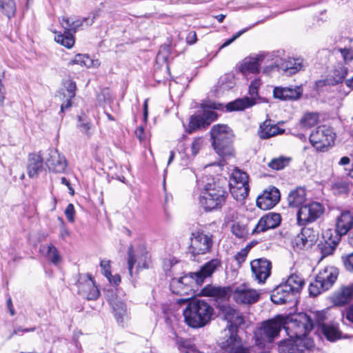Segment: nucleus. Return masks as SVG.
I'll return each mask as SVG.
<instances>
[{
    "label": "nucleus",
    "mask_w": 353,
    "mask_h": 353,
    "mask_svg": "<svg viewBox=\"0 0 353 353\" xmlns=\"http://www.w3.org/2000/svg\"><path fill=\"white\" fill-rule=\"evenodd\" d=\"M217 307L220 314L228 321L219 340L223 353H249V349L243 345L241 339L238 336V327L244 324L241 312L228 303H220Z\"/></svg>",
    "instance_id": "obj_1"
},
{
    "label": "nucleus",
    "mask_w": 353,
    "mask_h": 353,
    "mask_svg": "<svg viewBox=\"0 0 353 353\" xmlns=\"http://www.w3.org/2000/svg\"><path fill=\"white\" fill-rule=\"evenodd\" d=\"M203 296L224 300L231 296L239 305H250L259 301L261 292L248 285L243 283L233 289L229 287L205 286L201 291Z\"/></svg>",
    "instance_id": "obj_2"
},
{
    "label": "nucleus",
    "mask_w": 353,
    "mask_h": 353,
    "mask_svg": "<svg viewBox=\"0 0 353 353\" xmlns=\"http://www.w3.org/2000/svg\"><path fill=\"white\" fill-rule=\"evenodd\" d=\"M225 183V181L212 180L204 185L200 192L199 202L205 211L221 209L225 204L228 195Z\"/></svg>",
    "instance_id": "obj_3"
},
{
    "label": "nucleus",
    "mask_w": 353,
    "mask_h": 353,
    "mask_svg": "<svg viewBox=\"0 0 353 353\" xmlns=\"http://www.w3.org/2000/svg\"><path fill=\"white\" fill-rule=\"evenodd\" d=\"M212 314L213 308L207 302L198 299L190 301L183 311L185 322L193 328L205 326Z\"/></svg>",
    "instance_id": "obj_4"
},
{
    "label": "nucleus",
    "mask_w": 353,
    "mask_h": 353,
    "mask_svg": "<svg viewBox=\"0 0 353 353\" xmlns=\"http://www.w3.org/2000/svg\"><path fill=\"white\" fill-rule=\"evenodd\" d=\"M210 134L214 149L220 157L228 158L233 155V132L228 125H214L211 129Z\"/></svg>",
    "instance_id": "obj_5"
},
{
    "label": "nucleus",
    "mask_w": 353,
    "mask_h": 353,
    "mask_svg": "<svg viewBox=\"0 0 353 353\" xmlns=\"http://www.w3.org/2000/svg\"><path fill=\"white\" fill-rule=\"evenodd\" d=\"M284 325L285 319L280 316L263 322L254 332L256 345L263 347L267 343H272L279 336Z\"/></svg>",
    "instance_id": "obj_6"
},
{
    "label": "nucleus",
    "mask_w": 353,
    "mask_h": 353,
    "mask_svg": "<svg viewBox=\"0 0 353 353\" xmlns=\"http://www.w3.org/2000/svg\"><path fill=\"white\" fill-rule=\"evenodd\" d=\"M310 319L306 314L298 315L294 319L289 322L285 320L284 328L290 338L304 339L312 330V325L310 323Z\"/></svg>",
    "instance_id": "obj_7"
},
{
    "label": "nucleus",
    "mask_w": 353,
    "mask_h": 353,
    "mask_svg": "<svg viewBox=\"0 0 353 353\" xmlns=\"http://www.w3.org/2000/svg\"><path fill=\"white\" fill-rule=\"evenodd\" d=\"M314 347V341L310 338L290 337L279 344L278 351L279 353H310Z\"/></svg>",
    "instance_id": "obj_8"
},
{
    "label": "nucleus",
    "mask_w": 353,
    "mask_h": 353,
    "mask_svg": "<svg viewBox=\"0 0 353 353\" xmlns=\"http://www.w3.org/2000/svg\"><path fill=\"white\" fill-rule=\"evenodd\" d=\"M213 245V235L203 231L192 233L190 252L193 255L205 254L211 251Z\"/></svg>",
    "instance_id": "obj_9"
},
{
    "label": "nucleus",
    "mask_w": 353,
    "mask_h": 353,
    "mask_svg": "<svg viewBox=\"0 0 353 353\" xmlns=\"http://www.w3.org/2000/svg\"><path fill=\"white\" fill-rule=\"evenodd\" d=\"M324 212L323 205L319 202H311L300 207L297 212V223L305 225L319 219Z\"/></svg>",
    "instance_id": "obj_10"
},
{
    "label": "nucleus",
    "mask_w": 353,
    "mask_h": 353,
    "mask_svg": "<svg viewBox=\"0 0 353 353\" xmlns=\"http://www.w3.org/2000/svg\"><path fill=\"white\" fill-rule=\"evenodd\" d=\"M334 137L331 129L325 125L319 126L310 137L312 145L319 151H325L334 143Z\"/></svg>",
    "instance_id": "obj_11"
},
{
    "label": "nucleus",
    "mask_w": 353,
    "mask_h": 353,
    "mask_svg": "<svg viewBox=\"0 0 353 353\" xmlns=\"http://www.w3.org/2000/svg\"><path fill=\"white\" fill-rule=\"evenodd\" d=\"M128 268L130 276H132V269L135 263L138 268H148L150 263L148 253L143 245H139L136 250L130 245L128 251Z\"/></svg>",
    "instance_id": "obj_12"
},
{
    "label": "nucleus",
    "mask_w": 353,
    "mask_h": 353,
    "mask_svg": "<svg viewBox=\"0 0 353 353\" xmlns=\"http://www.w3.org/2000/svg\"><path fill=\"white\" fill-rule=\"evenodd\" d=\"M251 271L259 283H263L270 276L272 264L266 259H257L250 262Z\"/></svg>",
    "instance_id": "obj_13"
},
{
    "label": "nucleus",
    "mask_w": 353,
    "mask_h": 353,
    "mask_svg": "<svg viewBox=\"0 0 353 353\" xmlns=\"http://www.w3.org/2000/svg\"><path fill=\"white\" fill-rule=\"evenodd\" d=\"M216 117L217 114L214 112L206 110L202 114L192 116L188 125V133H192L199 128H207Z\"/></svg>",
    "instance_id": "obj_14"
},
{
    "label": "nucleus",
    "mask_w": 353,
    "mask_h": 353,
    "mask_svg": "<svg viewBox=\"0 0 353 353\" xmlns=\"http://www.w3.org/2000/svg\"><path fill=\"white\" fill-rule=\"evenodd\" d=\"M46 164L50 170L56 173L64 172L68 165L65 157L57 150L54 149L49 150Z\"/></svg>",
    "instance_id": "obj_15"
},
{
    "label": "nucleus",
    "mask_w": 353,
    "mask_h": 353,
    "mask_svg": "<svg viewBox=\"0 0 353 353\" xmlns=\"http://www.w3.org/2000/svg\"><path fill=\"white\" fill-rule=\"evenodd\" d=\"M221 266L220 259L217 258L211 259L205 263L198 272L192 273V278L195 279L198 285H201L206 278L211 276Z\"/></svg>",
    "instance_id": "obj_16"
},
{
    "label": "nucleus",
    "mask_w": 353,
    "mask_h": 353,
    "mask_svg": "<svg viewBox=\"0 0 353 353\" xmlns=\"http://www.w3.org/2000/svg\"><path fill=\"white\" fill-rule=\"evenodd\" d=\"M76 83L71 79H66L63 82V88L60 91V97L63 100L61 111L64 112L72 106L71 100L76 94Z\"/></svg>",
    "instance_id": "obj_17"
},
{
    "label": "nucleus",
    "mask_w": 353,
    "mask_h": 353,
    "mask_svg": "<svg viewBox=\"0 0 353 353\" xmlns=\"http://www.w3.org/2000/svg\"><path fill=\"white\" fill-rule=\"evenodd\" d=\"M281 219L279 214L269 212L263 216L252 230V234L265 232L278 227Z\"/></svg>",
    "instance_id": "obj_18"
},
{
    "label": "nucleus",
    "mask_w": 353,
    "mask_h": 353,
    "mask_svg": "<svg viewBox=\"0 0 353 353\" xmlns=\"http://www.w3.org/2000/svg\"><path fill=\"white\" fill-rule=\"evenodd\" d=\"M267 56V53L261 52L255 57L245 58L239 64V70L245 75L258 72L260 63Z\"/></svg>",
    "instance_id": "obj_19"
},
{
    "label": "nucleus",
    "mask_w": 353,
    "mask_h": 353,
    "mask_svg": "<svg viewBox=\"0 0 353 353\" xmlns=\"http://www.w3.org/2000/svg\"><path fill=\"white\" fill-rule=\"evenodd\" d=\"M303 92V90L301 86L276 87L273 90V95L274 98L282 101H295L301 97Z\"/></svg>",
    "instance_id": "obj_20"
},
{
    "label": "nucleus",
    "mask_w": 353,
    "mask_h": 353,
    "mask_svg": "<svg viewBox=\"0 0 353 353\" xmlns=\"http://www.w3.org/2000/svg\"><path fill=\"white\" fill-rule=\"evenodd\" d=\"M280 199V192L278 189L273 188L270 191H265L256 199L257 206L263 210H267L273 208Z\"/></svg>",
    "instance_id": "obj_21"
},
{
    "label": "nucleus",
    "mask_w": 353,
    "mask_h": 353,
    "mask_svg": "<svg viewBox=\"0 0 353 353\" xmlns=\"http://www.w3.org/2000/svg\"><path fill=\"white\" fill-rule=\"evenodd\" d=\"M353 228V213L344 210L336 219L335 230L338 235H346Z\"/></svg>",
    "instance_id": "obj_22"
},
{
    "label": "nucleus",
    "mask_w": 353,
    "mask_h": 353,
    "mask_svg": "<svg viewBox=\"0 0 353 353\" xmlns=\"http://www.w3.org/2000/svg\"><path fill=\"white\" fill-rule=\"evenodd\" d=\"M347 68L343 65L339 66L326 79L316 81V88H320L325 85H335L342 83L347 74Z\"/></svg>",
    "instance_id": "obj_23"
},
{
    "label": "nucleus",
    "mask_w": 353,
    "mask_h": 353,
    "mask_svg": "<svg viewBox=\"0 0 353 353\" xmlns=\"http://www.w3.org/2000/svg\"><path fill=\"white\" fill-rule=\"evenodd\" d=\"M295 294L284 283L276 286L271 294V300L276 304H283L291 301Z\"/></svg>",
    "instance_id": "obj_24"
},
{
    "label": "nucleus",
    "mask_w": 353,
    "mask_h": 353,
    "mask_svg": "<svg viewBox=\"0 0 353 353\" xmlns=\"http://www.w3.org/2000/svg\"><path fill=\"white\" fill-rule=\"evenodd\" d=\"M316 240V234L311 228H303L301 232L298 234L294 241V246L297 249L302 250L310 247Z\"/></svg>",
    "instance_id": "obj_25"
},
{
    "label": "nucleus",
    "mask_w": 353,
    "mask_h": 353,
    "mask_svg": "<svg viewBox=\"0 0 353 353\" xmlns=\"http://www.w3.org/2000/svg\"><path fill=\"white\" fill-rule=\"evenodd\" d=\"M339 274L338 270L332 266L326 267L316 275L326 290H329L336 282Z\"/></svg>",
    "instance_id": "obj_26"
},
{
    "label": "nucleus",
    "mask_w": 353,
    "mask_h": 353,
    "mask_svg": "<svg viewBox=\"0 0 353 353\" xmlns=\"http://www.w3.org/2000/svg\"><path fill=\"white\" fill-rule=\"evenodd\" d=\"M284 132V129L279 128L277 125L272 123L270 120H266L260 125L258 135L262 139H267L277 134H281Z\"/></svg>",
    "instance_id": "obj_27"
},
{
    "label": "nucleus",
    "mask_w": 353,
    "mask_h": 353,
    "mask_svg": "<svg viewBox=\"0 0 353 353\" xmlns=\"http://www.w3.org/2000/svg\"><path fill=\"white\" fill-rule=\"evenodd\" d=\"M43 160L40 154L33 153L28 157L27 172L29 177L37 176L42 170Z\"/></svg>",
    "instance_id": "obj_28"
},
{
    "label": "nucleus",
    "mask_w": 353,
    "mask_h": 353,
    "mask_svg": "<svg viewBox=\"0 0 353 353\" xmlns=\"http://www.w3.org/2000/svg\"><path fill=\"white\" fill-rule=\"evenodd\" d=\"M188 280L187 276L172 279L170 284V290L176 294L188 295L192 291L191 286L188 283Z\"/></svg>",
    "instance_id": "obj_29"
},
{
    "label": "nucleus",
    "mask_w": 353,
    "mask_h": 353,
    "mask_svg": "<svg viewBox=\"0 0 353 353\" xmlns=\"http://www.w3.org/2000/svg\"><path fill=\"white\" fill-rule=\"evenodd\" d=\"M230 192L236 201H243L250 190L248 182H230Z\"/></svg>",
    "instance_id": "obj_30"
},
{
    "label": "nucleus",
    "mask_w": 353,
    "mask_h": 353,
    "mask_svg": "<svg viewBox=\"0 0 353 353\" xmlns=\"http://www.w3.org/2000/svg\"><path fill=\"white\" fill-rule=\"evenodd\" d=\"M353 299V284L341 288L333 296V303L337 306H342Z\"/></svg>",
    "instance_id": "obj_31"
},
{
    "label": "nucleus",
    "mask_w": 353,
    "mask_h": 353,
    "mask_svg": "<svg viewBox=\"0 0 353 353\" xmlns=\"http://www.w3.org/2000/svg\"><path fill=\"white\" fill-rule=\"evenodd\" d=\"M114 316L119 323H123L128 319V313L125 304L117 298L110 300Z\"/></svg>",
    "instance_id": "obj_32"
},
{
    "label": "nucleus",
    "mask_w": 353,
    "mask_h": 353,
    "mask_svg": "<svg viewBox=\"0 0 353 353\" xmlns=\"http://www.w3.org/2000/svg\"><path fill=\"white\" fill-rule=\"evenodd\" d=\"M86 19H83L76 17H62L59 19V23L62 28L67 32H75L79 27L85 21Z\"/></svg>",
    "instance_id": "obj_33"
},
{
    "label": "nucleus",
    "mask_w": 353,
    "mask_h": 353,
    "mask_svg": "<svg viewBox=\"0 0 353 353\" xmlns=\"http://www.w3.org/2000/svg\"><path fill=\"white\" fill-rule=\"evenodd\" d=\"M256 103L253 99H250L249 97H244L242 99H237L234 101L228 103L225 108L228 111H241L243 110L245 108H248L252 107Z\"/></svg>",
    "instance_id": "obj_34"
},
{
    "label": "nucleus",
    "mask_w": 353,
    "mask_h": 353,
    "mask_svg": "<svg viewBox=\"0 0 353 353\" xmlns=\"http://www.w3.org/2000/svg\"><path fill=\"white\" fill-rule=\"evenodd\" d=\"M321 330L325 338L330 341H335L342 338V333L339 330L337 324H323Z\"/></svg>",
    "instance_id": "obj_35"
},
{
    "label": "nucleus",
    "mask_w": 353,
    "mask_h": 353,
    "mask_svg": "<svg viewBox=\"0 0 353 353\" xmlns=\"http://www.w3.org/2000/svg\"><path fill=\"white\" fill-rule=\"evenodd\" d=\"M305 190L303 188H298L291 191L288 197V203L292 207H299L305 202Z\"/></svg>",
    "instance_id": "obj_36"
},
{
    "label": "nucleus",
    "mask_w": 353,
    "mask_h": 353,
    "mask_svg": "<svg viewBox=\"0 0 353 353\" xmlns=\"http://www.w3.org/2000/svg\"><path fill=\"white\" fill-rule=\"evenodd\" d=\"M40 252L54 265H57L61 260L58 250L52 244L41 245Z\"/></svg>",
    "instance_id": "obj_37"
},
{
    "label": "nucleus",
    "mask_w": 353,
    "mask_h": 353,
    "mask_svg": "<svg viewBox=\"0 0 353 353\" xmlns=\"http://www.w3.org/2000/svg\"><path fill=\"white\" fill-rule=\"evenodd\" d=\"M52 32L55 34L54 39L57 43H59L68 49L73 47L75 41L72 33L65 30L63 34L61 32H57L56 30H52Z\"/></svg>",
    "instance_id": "obj_38"
},
{
    "label": "nucleus",
    "mask_w": 353,
    "mask_h": 353,
    "mask_svg": "<svg viewBox=\"0 0 353 353\" xmlns=\"http://www.w3.org/2000/svg\"><path fill=\"white\" fill-rule=\"evenodd\" d=\"M338 242L339 239L335 240L331 239L325 240L324 241H321L318 244V250L321 254V259L332 254L336 249Z\"/></svg>",
    "instance_id": "obj_39"
},
{
    "label": "nucleus",
    "mask_w": 353,
    "mask_h": 353,
    "mask_svg": "<svg viewBox=\"0 0 353 353\" xmlns=\"http://www.w3.org/2000/svg\"><path fill=\"white\" fill-rule=\"evenodd\" d=\"M284 283L288 285L296 295L301 290L305 284V280L299 274H292Z\"/></svg>",
    "instance_id": "obj_40"
},
{
    "label": "nucleus",
    "mask_w": 353,
    "mask_h": 353,
    "mask_svg": "<svg viewBox=\"0 0 353 353\" xmlns=\"http://www.w3.org/2000/svg\"><path fill=\"white\" fill-rule=\"evenodd\" d=\"M0 10L8 17H12L16 12V6L13 0H0Z\"/></svg>",
    "instance_id": "obj_41"
},
{
    "label": "nucleus",
    "mask_w": 353,
    "mask_h": 353,
    "mask_svg": "<svg viewBox=\"0 0 353 353\" xmlns=\"http://www.w3.org/2000/svg\"><path fill=\"white\" fill-rule=\"evenodd\" d=\"M307 316L310 319V323L312 325V328L316 325L321 330V325L325 324L324 321L326 319V313L324 311L311 312Z\"/></svg>",
    "instance_id": "obj_42"
},
{
    "label": "nucleus",
    "mask_w": 353,
    "mask_h": 353,
    "mask_svg": "<svg viewBox=\"0 0 353 353\" xmlns=\"http://www.w3.org/2000/svg\"><path fill=\"white\" fill-rule=\"evenodd\" d=\"M302 68V61L297 59L288 61L283 70L290 74H293L301 70Z\"/></svg>",
    "instance_id": "obj_43"
},
{
    "label": "nucleus",
    "mask_w": 353,
    "mask_h": 353,
    "mask_svg": "<svg viewBox=\"0 0 353 353\" xmlns=\"http://www.w3.org/2000/svg\"><path fill=\"white\" fill-rule=\"evenodd\" d=\"M290 159L279 157L278 158L273 159L269 163L268 165L273 170H279L284 168L288 165Z\"/></svg>",
    "instance_id": "obj_44"
},
{
    "label": "nucleus",
    "mask_w": 353,
    "mask_h": 353,
    "mask_svg": "<svg viewBox=\"0 0 353 353\" xmlns=\"http://www.w3.org/2000/svg\"><path fill=\"white\" fill-rule=\"evenodd\" d=\"M318 114L316 113H307L301 119L300 123L304 128H310L317 123Z\"/></svg>",
    "instance_id": "obj_45"
},
{
    "label": "nucleus",
    "mask_w": 353,
    "mask_h": 353,
    "mask_svg": "<svg viewBox=\"0 0 353 353\" xmlns=\"http://www.w3.org/2000/svg\"><path fill=\"white\" fill-rule=\"evenodd\" d=\"M321 284V283L320 281L316 277L315 281L311 283L308 288V291L310 296H316L321 292L326 290L323 285Z\"/></svg>",
    "instance_id": "obj_46"
},
{
    "label": "nucleus",
    "mask_w": 353,
    "mask_h": 353,
    "mask_svg": "<svg viewBox=\"0 0 353 353\" xmlns=\"http://www.w3.org/2000/svg\"><path fill=\"white\" fill-rule=\"evenodd\" d=\"M248 182V175L240 169L235 168L231 176L230 182Z\"/></svg>",
    "instance_id": "obj_47"
},
{
    "label": "nucleus",
    "mask_w": 353,
    "mask_h": 353,
    "mask_svg": "<svg viewBox=\"0 0 353 353\" xmlns=\"http://www.w3.org/2000/svg\"><path fill=\"white\" fill-rule=\"evenodd\" d=\"M233 77L231 75H227L223 77L220 82V88L223 90H228L233 88Z\"/></svg>",
    "instance_id": "obj_48"
},
{
    "label": "nucleus",
    "mask_w": 353,
    "mask_h": 353,
    "mask_svg": "<svg viewBox=\"0 0 353 353\" xmlns=\"http://www.w3.org/2000/svg\"><path fill=\"white\" fill-rule=\"evenodd\" d=\"M203 144L204 141L201 137H196L193 140L191 145V151L194 157L199 153V150L203 148Z\"/></svg>",
    "instance_id": "obj_49"
},
{
    "label": "nucleus",
    "mask_w": 353,
    "mask_h": 353,
    "mask_svg": "<svg viewBox=\"0 0 353 353\" xmlns=\"http://www.w3.org/2000/svg\"><path fill=\"white\" fill-rule=\"evenodd\" d=\"M260 85V80L255 79L251 83L249 88V94L250 95V97L249 98L253 99L255 102L256 99L258 97V88H259Z\"/></svg>",
    "instance_id": "obj_50"
},
{
    "label": "nucleus",
    "mask_w": 353,
    "mask_h": 353,
    "mask_svg": "<svg viewBox=\"0 0 353 353\" xmlns=\"http://www.w3.org/2000/svg\"><path fill=\"white\" fill-rule=\"evenodd\" d=\"M231 231L238 238H243L247 234L245 227L240 225L239 223L233 224L231 228Z\"/></svg>",
    "instance_id": "obj_51"
},
{
    "label": "nucleus",
    "mask_w": 353,
    "mask_h": 353,
    "mask_svg": "<svg viewBox=\"0 0 353 353\" xmlns=\"http://www.w3.org/2000/svg\"><path fill=\"white\" fill-rule=\"evenodd\" d=\"M250 251V247L246 246L245 248L241 249L234 256L235 260L237 261L239 265H241L243 262H245L246 257Z\"/></svg>",
    "instance_id": "obj_52"
},
{
    "label": "nucleus",
    "mask_w": 353,
    "mask_h": 353,
    "mask_svg": "<svg viewBox=\"0 0 353 353\" xmlns=\"http://www.w3.org/2000/svg\"><path fill=\"white\" fill-rule=\"evenodd\" d=\"M88 123L85 115H84L83 117H82V116L78 117L77 127L82 133L88 134Z\"/></svg>",
    "instance_id": "obj_53"
},
{
    "label": "nucleus",
    "mask_w": 353,
    "mask_h": 353,
    "mask_svg": "<svg viewBox=\"0 0 353 353\" xmlns=\"http://www.w3.org/2000/svg\"><path fill=\"white\" fill-rule=\"evenodd\" d=\"M86 59H88V56L86 54H78L70 62V64H72V65L77 64L81 66H85L86 65V61H85Z\"/></svg>",
    "instance_id": "obj_54"
},
{
    "label": "nucleus",
    "mask_w": 353,
    "mask_h": 353,
    "mask_svg": "<svg viewBox=\"0 0 353 353\" xmlns=\"http://www.w3.org/2000/svg\"><path fill=\"white\" fill-rule=\"evenodd\" d=\"M343 264L349 271H353V252L342 256Z\"/></svg>",
    "instance_id": "obj_55"
},
{
    "label": "nucleus",
    "mask_w": 353,
    "mask_h": 353,
    "mask_svg": "<svg viewBox=\"0 0 353 353\" xmlns=\"http://www.w3.org/2000/svg\"><path fill=\"white\" fill-rule=\"evenodd\" d=\"M341 54L343 57L344 61L347 63L350 61L353 60V50L352 49H347V48H341L340 50Z\"/></svg>",
    "instance_id": "obj_56"
},
{
    "label": "nucleus",
    "mask_w": 353,
    "mask_h": 353,
    "mask_svg": "<svg viewBox=\"0 0 353 353\" xmlns=\"http://www.w3.org/2000/svg\"><path fill=\"white\" fill-rule=\"evenodd\" d=\"M110 261L109 260L103 259L101 261L100 266L103 270V274L105 277L111 276L110 272Z\"/></svg>",
    "instance_id": "obj_57"
},
{
    "label": "nucleus",
    "mask_w": 353,
    "mask_h": 353,
    "mask_svg": "<svg viewBox=\"0 0 353 353\" xmlns=\"http://www.w3.org/2000/svg\"><path fill=\"white\" fill-rule=\"evenodd\" d=\"M65 215L70 222H73L74 221V208L72 203L68 205L65 210Z\"/></svg>",
    "instance_id": "obj_58"
},
{
    "label": "nucleus",
    "mask_w": 353,
    "mask_h": 353,
    "mask_svg": "<svg viewBox=\"0 0 353 353\" xmlns=\"http://www.w3.org/2000/svg\"><path fill=\"white\" fill-rule=\"evenodd\" d=\"M247 30L244 29L238 32L236 34H234L232 38L226 40L224 43L222 45L221 48L226 47L231 44L233 41H234L237 38H239L243 33H244Z\"/></svg>",
    "instance_id": "obj_59"
},
{
    "label": "nucleus",
    "mask_w": 353,
    "mask_h": 353,
    "mask_svg": "<svg viewBox=\"0 0 353 353\" xmlns=\"http://www.w3.org/2000/svg\"><path fill=\"white\" fill-rule=\"evenodd\" d=\"M247 30L244 29L238 32L236 34H234L232 38L226 40L224 43L222 45L221 48L226 47L231 44L233 41H234L237 38H239L243 33H244Z\"/></svg>",
    "instance_id": "obj_60"
},
{
    "label": "nucleus",
    "mask_w": 353,
    "mask_h": 353,
    "mask_svg": "<svg viewBox=\"0 0 353 353\" xmlns=\"http://www.w3.org/2000/svg\"><path fill=\"white\" fill-rule=\"evenodd\" d=\"M61 183L63 185H65L68 188L70 194L74 195V190L71 185V183H70V181L69 179H68L65 176H63L61 178Z\"/></svg>",
    "instance_id": "obj_61"
},
{
    "label": "nucleus",
    "mask_w": 353,
    "mask_h": 353,
    "mask_svg": "<svg viewBox=\"0 0 353 353\" xmlns=\"http://www.w3.org/2000/svg\"><path fill=\"white\" fill-rule=\"evenodd\" d=\"M197 38H196V34L194 31L190 32L186 37V42L190 44H194L196 42Z\"/></svg>",
    "instance_id": "obj_62"
},
{
    "label": "nucleus",
    "mask_w": 353,
    "mask_h": 353,
    "mask_svg": "<svg viewBox=\"0 0 353 353\" xmlns=\"http://www.w3.org/2000/svg\"><path fill=\"white\" fill-rule=\"evenodd\" d=\"M99 294V290L94 285H93L92 287H90V300L97 299Z\"/></svg>",
    "instance_id": "obj_63"
},
{
    "label": "nucleus",
    "mask_w": 353,
    "mask_h": 353,
    "mask_svg": "<svg viewBox=\"0 0 353 353\" xmlns=\"http://www.w3.org/2000/svg\"><path fill=\"white\" fill-rule=\"evenodd\" d=\"M176 344L178 345L179 348H188L190 345V342L182 338H177Z\"/></svg>",
    "instance_id": "obj_64"
}]
</instances>
